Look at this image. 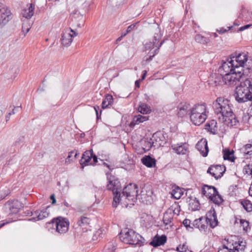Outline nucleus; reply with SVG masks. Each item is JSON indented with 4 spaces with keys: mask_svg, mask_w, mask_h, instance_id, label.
I'll use <instances>...</instances> for the list:
<instances>
[{
    "mask_svg": "<svg viewBox=\"0 0 252 252\" xmlns=\"http://www.w3.org/2000/svg\"><path fill=\"white\" fill-rule=\"evenodd\" d=\"M232 104L224 97H218L213 103L215 113L219 120L228 126H235L238 122L232 111Z\"/></svg>",
    "mask_w": 252,
    "mask_h": 252,
    "instance_id": "1",
    "label": "nucleus"
},
{
    "mask_svg": "<svg viewBox=\"0 0 252 252\" xmlns=\"http://www.w3.org/2000/svg\"><path fill=\"white\" fill-rule=\"evenodd\" d=\"M252 65V62L249 59L248 56L244 53H239L235 56L231 57L226 61L223 62L221 64L220 70L228 71L230 68L244 72V68L249 69Z\"/></svg>",
    "mask_w": 252,
    "mask_h": 252,
    "instance_id": "2",
    "label": "nucleus"
},
{
    "mask_svg": "<svg viewBox=\"0 0 252 252\" xmlns=\"http://www.w3.org/2000/svg\"><path fill=\"white\" fill-rule=\"evenodd\" d=\"M234 95L238 103L252 101V79L247 78L241 82L236 88Z\"/></svg>",
    "mask_w": 252,
    "mask_h": 252,
    "instance_id": "3",
    "label": "nucleus"
},
{
    "mask_svg": "<svg viewBox=\"0 0 252 252\" xmlns=\"http://www.w3.org/2000/svg\"><path fill=\"white\" fill-rule=\"evenodd\" d=\"M152 36L150 41L146 42L144 46L146 50L153 49L156 48L152 55H150L149 61H151L153 58L158 53L159 49L164 42V40H161L162 33L161 29L158 25L154 26L152 29Z\"/></svg>",
    "mask_w": 252,
    "mask_h": 252,
    "instance_id": "4",
    "label": "nucleus"
},
{
    "mask_svg": "<svg viewBox=\"0 0 252 252\" xmlns=\"http://www.w3.org/2000/svg\"><path fill=\"white\" fill-rule=\"evenodd\" d=\"M220 69H221V65L219 68L218 72L221 76L222 82L224 84L229 86H234L244 81L243 78L244 72L233 68H230L231 70H228V71L220 70Z\"/></svg>",
    "mask_w": 252,
    "mask_h": 252,
    "instance_id": "5",
    "label": "nucleus"
},
{
    "mask_svg": "<svg viewBox=\"0 0 252 252\" xmlns=\"http://www.w3.org/2000/svg\"><path fill=\"white\" fill-rule=\"evenodd\" d=\"M137 186L134 184H129L124 188L121 194L120 203L124 205L126 207L133 205L137 200L138 196Z\"/></svg>",
    "mask_w": 252,
    "mask_h": 252,
    "instance_id": "6",
    "label": "nucleus"
},
{
    "mask_svg": "<svg viewBox=\"0 0 252 252\" xmlns=\"http://www.w3.org/2000/svg\"><path fill=\"white\" fill-rule=\"evenodd\" d=\"M207 113V107L205 104L195 105L189 113L191 122L194 125H200L205 121Z\"/></svg>",
    "mask_w": 252,
    "mask_h": 252,
    "instance_id": "7",
    "label": "nucleus"
},
{
    "mask_svg": "<svg viewBox=\"0 0 252 252\" xmlns=\"http://www.w3.org/2000/svg\"><path fill=\"white\" fill-rule=\"evenodd\" d=\"M108 180L107 189L109 190L112 191L113 195L112 206L116 208L120 203V198L122 190L121 183L114 176H110Z\"/></svg>",
    "mask_w": 252,
    "mask_h": 252,
    "instance_id": "8",
    "label": "nucleus"
},
{
    "mask_svg": "<svg viewBox=\"0 0 252 252\" xmlns=\"http://www.w3.org/2000/svg\"><path fill=\"white\" fill-rule=\"evenodd\" d=\"M201 193L218 206L220 205L223 202L222 197L214 186L203 185L201 189Z\"/></svg>",
    "mask_w": 252,
    "mask_h": 252,
    "instance_id": "9",
    "label": "nucleus"
},
{
    "mask_svg": "<svg viewBox=\"0 0 252 252\" xmlns=\"http://www.w3.org/2000/svg\"><path fill=\"white\" fill-rule=\"evenodd\" d=\"M141 236L132 229L126 228L120 234V239L124 243L130 245H136Z\"/></svg>",
    "mask_w": 252,
    "mask_h": 252,
    "instance_id": "10",
    "label": "nucleus"
},
{
    "mask_svg": "<svg viewBox=\"0 0 252 252\" xmlns=\"http://www.w3.org/2000/svg\"><path fill=\"white\" fill-rule=\"evenodd\" d=\"M52 224L57 232L60 234H63L66 233L68 230L69 225V220L64 218L59 217L53 219Z\"/></svg>",
    "mask_w": 252,
    "mask_h": 252,
    "instance_id": "11",
    "label": "nucleus"
},
{
    "mask_svg": "<svg viewBox=\"0 0 252 252\" xmlns=\"http://www.w3.org/2000/svg\"><path fill=\"white\" fill-rule=\"evenodd\" d=\"M78 33L70 28L63 31L62 33L61 42L64 46H69L72 42V38Z\"/></svg>",
    "mask_w": 252,
    "mask_h": 252,
    "instance_id": "12",
    "label": "nucleus"
},
{
    "mask_svg": "<svg viewBox=\"0 0 252 252\" xmlns=\"http://www.w3.org/2000/svg\"><path fill=\"white\" fill-rule=\"evenodd\" d=\"M153 192L151 187H145L139 195V199L146 204H151L153 200Z\"/></svg>",
    "mask_w": 252,
    "mask_h": 252,
    "instance_id": "13",
    "label": "nucleus"
},
{
    "mask_svg": "<svg viewBox=\"0 0 252 252\" xmlns=\"http://www.w3.org/2000/svg\"><path fill=\"white\" fill-rule=\"evenodd\" d=\"M0 26H3L12 19L11 11L0 3Z\"/></svg>",
    "mask_w": 252,
    "mask_h": 252,
    "instance_id": "14",
    "label": "nucleus"
},
{
    "mask_svg": "<svg viewBox=\"0 0 252 252\" xmlns=\"http://www.w3.org/2000/svg\"><path fill=\"white\" fill-rule=\"evenodd\" d=\"M225 170V167L223 165H211L208 169L207 173L210 174L215 179H218L222 176Z\"/></svg>",
    "mask_w": 252,
    "mask_h": 252,
    "instance_id": "15",
    "label": "nucleus"
},
{
    "mask_svg": "<svg viewBox=\"0 0 252 252\" xmlns=\"http://www.w3.org/2000/svg\"><path fill=\"white\" fill-rule=\"evenodd\" d=\"M228 245L231 246L232 252H243L246 248V242L241 239H239L238 241L231 243L227 241Z\"/></svg>",
    "mask_w": 252,
    "mask_h": 252,
    "instance_id": "16",
    "label": "nucleus"
},
{
    "mask_svg": "<svg viewBox=\"0 0 252 252\" xmlns=\"http://www.w3.org/2000/svg\"><path fill=\"white\" fill-rule=\"evenodd\" d=\"M206 222L211 227L214 228L218 224L216 213L215 209L212 208L206 214Z\"/></svg>",
    "mask_w": 252,
    "mask_h": 252,
    "instance_id": "17",
    "label": "nucleus"
},
{
    "mask_svg": "<svg viewBox=\"0 0 252 252\" xmlns=\"http://www.w3.org/2000/svg\"><path fill=\"white\" fill-rule=\"evenodd\" d=\"M191 108H192L190 107V105L189 103L187 102H181L178 106L177 114L180 117H184L186 116L189 112V113H190Z\"/></svg>",
    "mask_w": 252,
    "mask_h": 252,
    "instance_id": "18",
    "label": "nucleus"
},
{
    "mask_svg": "<svg viewBox=\"0 0 252 252\" xmlns=\"http://www.w3.org/2000/svg\"><path fill=\"white\" fill-rule=\"evenodd\" d=\"M72 23L73 26L76 28H81L83 24V16L78 11L75 10L71 14Z\"/></svg>",
    "mask_w": 252,
    "mask_h": 252,
    "instance_id": "19",
    "label": "nucleus"
},
{
    "mask_svg": "<svg viewBox=\"0 0 252 252\" xmlns=\"http://www.w3.org/2000/svg\"><path fill=\"white\" fill-rule=\"evenodd\" d=\"M93 150L86 151L82 155L80 163L81 168H84V166L90 164H93L91 160L92 159Z\"/></svg>",
    "mask_w": 252,
    "mask_h": 252,
    "instance_id": "20",
    "label": "nucleus"
},
{
    "mask_svg": "<svg viewBox=\"0 0 252 252\" xmlns=\"http://www.w3.org/2000/svg\"><path fill=\"white\" fill-rule=\"evenodd\" d=\"M164 137L163 135L160 132H156L155 133L151 140H152V144L151 143H149L150 146L149 147L151 148L152 146H161L164 144Z\"/></svg>",
    "mask_w": 252,
    "mask_h": 252,
    "instance_id": "21",
    "label": "nucleus"
},
{
    "mask_svg": "<svg viewBox=\"0 0 252 252\" xmlns=\"http://www.w3.org/2000/svg\"><path fill=\"white\" fill-rule=\"evenodd\" d=\"M5 208L8 209L11 214H17L22 207L21 203L18 200L7 202L5 205Z\"/></svg>",
    "mask_w": 252,
    "mask_h": 252,
    "instance_id": "22",
    "label": "nucleus"
},
{
    "mask_svg": "<svg viewBox=\"0 0 252 252\" xmlns=\"http://www.w3.org/2000/svg\"><path fill=\"white\" fill-rule=\"evenodd\" d=\"M196 148L203 157H206L207 156L209 149L206 139H202L198 141L196 145Z\"/></svg>",
    "mask_w": 252,
    "mask_h": 252,
    "instance_id": "23",
    "label": "nucleus"
},
{
    "mask_svg": "<svg viewBox=\"0 0 252 252\" xmlns=\"http://www.w3.org/2000/svg\"><path fill=\"white\" fill-rule=\"evenodd\" d=\"M47 208H48L42 210H37L32 213V218L31 220L37 221L47 218L49 215V213L47 211Z\"/></svg>",
    "mask_w": 252,
    "mask_h": 252,
    "instance_id": "24",
    "label": "nucleus"
},
{
    "mask_svg": "<svg viewBox=\"0 0 252 252\" xmlns=\"http://www.w3.org/2000/svg\"><path fill=\"white\" fill-rule=\"evenodd\" d=\"M166 242V237L163 235L159 236L156 235L153 239V240L150 243V244L154 247H157L164 245Z\"/></svg>",
    "mask_w": 252,
    "mask_h": 252,
    "instance_id": "25",
    "label": "nucleus"
},
{
    "mask_svg": "<svg viewBox=\"0 0 252 252\" xmlns=\"http://www.w3.org/2000/svg\"><path fill=\"white\" fill-rule=\"evenodd\" d=\"M34 4L30 3L28 8L24 9L22 12L23 16L27 19H30L34 14Z\"/></svg>",
    "mask_w": 252,
    "mask_h": 252,
    "instance_id": "26",
    "label": "nucleus"
},
{
    "mask_svg": "<svg viewBox=\"0 0 252 252\" xmlns=\"http://www.w3.org/2000/svg\"><path fill=\"white\" fill-rule=\"evenodd\" d=\"M173 150L177 154H186L188 149V145L186 143H184L182 145H174L172 146Z\"/></svg>",
    "mask_w": 252,
    "mask_h": 252,
    "instance_id": "27",
    "label": "nucleus"
},
{
    "mask_svg": "<svg viewBox=\"0 0 252 252\" xmlns=\"http://www.w3.org/2000/svg\"><path fill=\"white\" fill-rule=\"evenodd\" d=\"M172 209H168L163 215V221L165 225L170 224L173 220Z\"/></svg>",
    "mask_w": 252,
    "mask_h": 252,
    "instance_id": "28",
    "label": "nucleus"
},
{
    "mask_svg": "<svg viewBox=\"0 0 252 252\" xmlns=\"http://www.w3.org/2000/svg\"><path fill=\"white\" fill-rule=\"evenodd\" d=\"M142 163L148 167H152L156 165V160L150 156H145L141 159Z\"/></svg>",
    "mask_w": 252,
    "mask_h": 252,
    "instance_id": "29",
    "label": "nucleus"
},
{
    "mask_svg": "<svg viewBox=\"0 0 252 252\" xmlns=\"http://www.w3.org/2000/svg\"><path fill=\"white\" fill-rule=\"evenodd\" d=\"M78 153L77 151H72L68 153L67 157L65 159L64 164L67 165L73 162L77 158Z\"/></svg>",
    "mask_w": 252,
    "mask_h": 252,
    "instance_id": "30",
    "label": "nucleus"
},
{
    "mask_svg": "<svg viewBox=\"0 0 252 252\" xmlns=\"http://www.w3.org/2000/svg\"><path fill=\"white\" fill-rule=\"evenodd\" d=\"M148 120V117L147 116H143L141 115L135 116L133 118L132 121L131 122L130 126H134L136 125H138L141 123L146 121Z\"/></svg>",
    "mask_w": 252,
    "mask_h": 252,
    "instance_id": "31",
    "label": "nucleus"
},
{
    "mask_svg": "<svg viewBox=\"0 0 252 252\" xmlns=\"http://www.w3.org/2000/svg\"><path fill=\"white\" fill-rule=\"evenodd\" d=\"M113 103V98L112 95L107 94L102 102V108L106 109L111 106Z\"/></svg>",
    "mask_w": 252,
    "mask_h": 252,
    "instance_id": "32",
    "label": "nucleus"
},
{
    "mask_svg": "<svg viewBox=\"0 0 252 252\" xmlns=\"http://www.w3.org/2000/svg\"><path fill=\"white\" fill-rule=\"evenodd\" d=\"M217 123L216 121L212 120L206 125V129L212 133H215L217 131Z\"/></svg>",
    "mask_w": 252,
    "mask_h": 252,
    "instance_id": "33",
    "label": "nucleus"
},
{
    "mask_svg": "<svg viewBox=\"0 0 252 252\" xmlns=\"http://www.w3.org/2000/svg\"><path fill=\"white\" fill-rule=\"evenodd\" d=\"M91 220L89 217L82 216L78 219L77 224L80 227H85L90 223Z\"/></svg>",
    "mask_w": 252,
    "mask_h": 252,
    "instance_id": "34",
    "label": "nucleus"
},
{
    "mask_svg": "<svg viewBox=\"0 0 252 252\" xmlns=\"http://www.w3.org/2000/svg\"><path fill=\"white\" fill-rule=\"evenodd\" d=\"M138 111L143 114H149L151 111V107L148 104L144 103H141L138 108Z\"/></svg>",
    "mask_w": 252,
    "mask_h": 252,
    "instance_id": "35",
    "label": "nucleus"
},
{
    "mask_svg": "<svg viewBox=\"0 0 252 252\" xmlns=\"http://www.w3.org/2000/svg\"><path fill=\"white\" fill-rule=\"evenodd\" d=\"M184 191L182 189L178 187H175L173 189L171 195L172 196L176 199H179L183 195Z\"/></svg>",
    "mask_w": 252,
    "mask_h": 252,
    "instance_id": "36",
    "label": "nucleus"
},
{
    "mask_svg": "<svg viewBox=\"0 0 252 252\" xmlns=\"http://www.w3.org/2000/svg\"><path fill=\"white\" fill-rule=\"evenodd\" d=\"M223 158L225 160H229L231 161H234V158H233V152L230 151L228 149H224L223 150Z\"/></svg>",
    "mask_w": 252,
    "mask_h": 252,
    "instance_id": "37",
    "label": "nucleus"
},
{
    "mask_svg": "<svg viewBox=\"0 0 252 252\" xmlns=\"http://www.w3.org/2000/svg\"><path fill=\"white\" fill-rule=\"evenodd\" d=\"M195 40L200 44H206L210 41L208 38L202 36L201 34H196L194 37Z\"/></svg>",
    "mask_w": 252,
    "mask_h": 252,
    "instance_id": "38",
    "label": "nucleus"
},
{
    "mask_svg": "<svg viewBox=\"0 0 252 252\" xmlns=\"http://www.w3.org/2000/svg\"><path fill=\"white\" fill-rule=\"evenodd\" d=\"M241 204L243 208L248 212L252 211V203L248 200H243Z\"/></svg>",
    "mask_w": 252,
    "mask_h": 252,
    "instance_id": "39",
    "label": "nucleus"
},
{
    "mask_svg": "<svg viewBox=\"0 0 252 252\" xmlns=\"http://www.w3.org/2000/svg\"><path fill=\"white\" fill-rule=\"evenodd\" d=\"M243 150L246 154L252 155V145L250 144L245 145L243 147Z\"/></svg>",
    "mask_w": 252,
    "mask_h": 252,
    "instance_id": "40",
    "label": "nucleus"
},
{
    "mask_svg": "<svg viewBox=\"0 0 252 252\" xmlns=\"http://www.w3.org/2000/svg\"><path fill=\"white\" fill-rule=\"evenodd\" d=\"M239 222L241 224V226L243 227V229L247 231L249 226V222L248 221L243 219H239Z\"/></svg>",
    "mask_w": 252,
    "mask_h": 252,
    "instance_id": "41",
    "label": "nucleus"
},
{
    "mask_svg": "<svg viewBox=\"0 0 252 252\" xmlns=\"http://www.w3.org/2000/svg\"><path fill=\"white\" fill-rule=\"evenodd\" d=\"M9 193L10 190L8 189H5L3 194H1V192L0 191V200L4 198Z\"/></svg>",
    "mask_w": 252,
    "mask_h": 252,
    "instance_id": "42",
    "label": "nucleus"
},
{
    "mask_svg": "<svg viewBox=\"0 0 252 252\" xmlns=\"http://www.w3.org/2000/svg\"><path fill=\"white\" fill-rule=\"evenodd\" d=\"M183 224L189 230V228H192V227L190 226V220L188 219H185L183 221Z\"/></svg>",
    "mask_w": 252,
    "mask_h": 252,
    "instance_id": "43",
    "label": "nucleus"
},
{
    "mask_svg": "<svg viewBox=\"0 0 252 252\" xmlns=\"http://www.w3.org/2000/svg\"><path fill=\"white\" fill-rule=\"evenodd\" d=\"M169 209H172L173 212V216L174 214L178 215L179 214L180 210V206L177 205L174 209H173V207H172V208H169Z\"/></svg>",
    "mask_w": 252,
    "mask_h": 252,
    "instance_id": "44",
    "label": "nucleus"
},
{
    "mask_svg": "<svg viewBox=\"0 0 252 252\" xmlns=\"http://www.w3.org/2000/svg\"><path fill=\"white\" fill-rule=\"evenodd\" d=\"M31 29V27L30 26H26L25 25H23L22 26V32H24V35H26V34L29 32Z\"/></svg>",
    "mask_w": 252,
    "mask_h": 252,
    "instance_id": "45",
    "label": "nucleus"
},
{
    "mask_svg": "<svg viewBox=\"0 0 252 252\" xmlns=\"http://www.w3.org/2000/svg\"><path fill=\"white\" fill-rule=\"evenodd\" d=\"M201 219L199 220H195L193 222V226H196L197 228H198L199 229H201L200 228V225L201 224Z\"/></svg>",
    "mask_w": 252,
    "mask_h": 252,
    "instance_id": "46",
    "label": "nucleus"
},
{
    "mask_svg": "<svg viewBox=\"0 0 252 252\" xmlns=\"http://www.w3.org/2000/svg\"><path fill=\"white\" fill-rule=\"evenodd\" d=\"M252 166V164H248L245 167V170L247 174L250 175L251 172V168Z\"/></svg>",
    "mask_w": 252,
    "mask_h": 252,
    "instance_id": "47",
    "label": "nucleus"
},
{
    "mask_svg": "<svg viewBox=\"0 0 252 252\" xmlns=\"http://www.w3.org/2000/svg\"><path fill=\"white\" fill-rule=\"evenodd\" d=\"M182 250L183 251H181V252H193L188 249V247L186 246L185 244H184L182 245Z\"/></svg>",
    "mask_w": 252,
    "mask_h": 252,
    "instance_id": "48",
    "label": "nucleus"
},
{
    "mask_svg": "<svg viewBox=\"0 0 252 252\" xmlns=\"http://www.w3.org/2000/svg\"><path fill=\"white\" fill-rule=\"evenodd\" d=\"M136 23L134 24H132L130 26H129L127 28V29H126V31H127V33H129V32H131V30H132L133 29H134L135 26H136Z\"/></svg>",
    "mask_w": 252,
    "mask_h": 252,
    "instance_id": "49",
    "label": "nucleus"
},
{
    "mask_svg": "<svg viewBox=\"0 0 252 252\" xmlns=\"http://www.w3.org/2000/svg\"><path fill=\"white\" fill-rule=\"evenodd\" d=\"M227 29H228V30H226L223 28H220V30H218L217 31L219 33L222 34V33L225 32L229 30L230 28L227 27Z\"/></svg>",
    "mask_w": 252,
    "mask_h": 252,
    "instance_id": "50",
    "label": "nucleus"
},
{
    "mask_svg": "<svg viewBox=\"0 0 252 252\" xmlns=\"http://www.w3.org/2000/svg\"><path fill=\"white\" fill-rule=\"evenodd\" d=\"M92 159L93 160V162H92L93 164H92V165H94L97 162V158L95 155H94L93 154Z\"/></svg>",
    "mask_w": 252,
    "mask_h": 252,
    "instance_id": "51",
    "label": "nucleus"
},
{
    "mask_svg": "<svg viewBox=\"0 0 252 252\" xmlns=\"http://www.w3.org/2000/svg\"><path fill=\"white\" fill-rule=\"evenodd\" d=\"M251 26V25H247L242 26L239 28V31H242L245 30H246V29H248L249 27H250Z\"/></svg>",
    "mask_w": 252,
    "mask_h": 252,
    "instance_id": "52",
    "label": "nucleus"
},
{
    "mask_svg": "<svg viewBox=\"0 0 252 252\" xmlns=\"http://www.w3.org/2000/svg\"><path fill=\"white\" fill-rule=\"evenodd\" d=\"M94 110L95 111V113H96V117H97V119H99L98 111L100 109L99 107L98 106H94Z\"/></svg>",
    "mask_w": 252,
    "mask_h": 252,
    "instance_id": "53",
    "label": "nucleus"
},
{
    "mask_svg": "<svg viewBox=\"0 0 252 252\" xmlns=\"http://www.w3.org/2000/svg\"><path fill=\"white\" fill-rule=\"evenodd\" d=\"M146 75H147V71L143 70L142 72V75L141 76V80H143L145 79Z\"/></svg>",
    "mask_w": 252,
    "mask_h": 252,
    "instance_id": "54",
    "label": "nucleus"
},
{
    "mask_svg": "<svg viewBox=\"0 0 252 252\" xmlns=\"http://www.w3.org/2000/svg\"><path fill=\"white\" fill-rule=\"evenodd\" d=\"M51 199L52 200V204H54L56 202V199L54 194H52L50 196Z\"/></svg>",
    "mask_w": 252,
    "mask_h": 252,
    "instance_id": "55",
    "label": "nucleus"
},
{
    "mask_svg": "<svg viewBox=\"0 0 252 252\" xmlns=\"http://www.w3.org/2000/svg\"><path fill=\"white\" fill-rule=\"evenodd\" d=\"M249 195L252 197V183L250 185L249 190Z\"/></svg>",
    "mask_w": 252,
    "mask_h": 252,
    "instance_id": "56",
    "label": "nucleus"
},
{
    "mask_svg": "<svg viewBox=\"0 0 252 252\" xmlns=\"http://www.w3.org/2000/svg\"><path fill=\"white\" fill-rule=\"evenodd\" d=\"M182 246H181V245L179 246L178 247H177L176 251L179 252H181V251H183L182 250Z\"/></svg>",
    "mask_w": 252,
    "mask_h": 252,
    "instance_id": "57",
    "label": "nucleus"
},
{
    "mask_svg": "<svg viewBox=\"0 0 252 252\" xmlns=\"http://www.w3.org/2000/svg\"><path fill=\"white\" fill-rule=\"evenodd\" d=\"M205 228H206V226L205 225L200 224V228H201V229H199V230H204L205 229Z\"/></svg>",
    "mask_w": 252,
    "mask_h": 252,
    "instance_id": "58",
    "label": "nucleus"
},
{
    "mask_svg": "<svg viewBox=\"0 0 252 252\" xmlns=\"http://www.w3.org/2000/svg\"><path fill=\"white\" fill-rule=\"evenodd\" d=\"M135 85L136 87L139 88V87H140L139 80H136L135 82Z\"/></svg>",
    "mask_w": 252,
    "mask_h": 252,
    "instance_id": "59",
    "label": "nucleus"
},
{
    "mask_svg": "<svg viewBox=\"0 0 252 252\" xmlns=\"http://www.w3.org/2000/svg\"><path fill=\"white\" fill-rule=\"evenodd\" d=\"M63 205H64L65 206H66V207H70V205H69V203H68V202H67L66 201H64L63 202Z\"/></svg>",
    "mask_w": 252,
    "mask_h": 252,
    "instance_id": "60",
    "label": "nucleus"
},
{
    "mask_svg": "<svg viewBox=\"0 0 252 252\" xmlns=\"http://www.w3.org/2000/svg\"><path fill=\"white\" fill-rule=\"evenodd\" d=\"M239 218H237V217H236L235 218V223H238L239 222H239Z\"/></svg>",
    "mask_w": 252,
    "mask_h": 252,
    "instance_id": "61",
    "label": "nucleus"
},
{
    "mask_svg": "<svg viewBox=\"0 0 252 252\" xmlns=\"http://www.w3.org/2000/svg\"><path fill=\"white\" fill-rule=\"evenodd\" d=\"M128 33H127V31H126V32H123L122 34V37L125 36Z\"/></svg>",
    "mask_w": 252,
    "mask_h": 252,
    "instance_id": "62",
    "label": "nucleus"
},
{
    "mask_svg": "<svg viewBox=\"0 0 252 252\" xmlns=\"http://www.w3.org/2000/svg\"><path fill=\"white\" fill-rule=\"evenodd\" d=\"M123 37H122V35H121L120 37H119L117 39V40H116V41H117V42L121 41V40H122V38H123Z\"/></svg>",
    "mask_w": 252,
    "mask_h": 252,
    "instance_id": "63",
    "label": "nucleus"
},
{
    "mask_svg": "<svg viewBox=\"0 0 252 252\" xmlns=\"http://www.w3.org/2000/svg\"><path fill=\"white\" fill-rule=\"evenodd\" d=\"M104 165L107 167L109 169H110V165H108L107 163L104 162Z\"/></svg>",
    "mask_w": 252,
    "mask_h": 252,
    "instance_id": "64",
    "label": "nucleus"
}]
</instances>
